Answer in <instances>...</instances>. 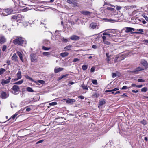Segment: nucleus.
I'll use <instances>...</instances> for the list:
<instances>
[{
    "label": "nucleus",
    "instance_id": "38",
    "mask_svg": "<svg viewBox=\"0 0 148 148\" xmlns=\"http://www.w3.org/2000/svg\"><path fill=\"white\" fill-rule=\"evenodd\" d=\"M7 47L6 45H4L2 47V51L4 52L6 51V50L7 49Z\"/></svg>",
    "mask_w": 148,
    "mask_h": 148
},
{
    "label": "nucleus",
    "instance_id": "25",
    "mask_svg": "<svg viewBox=\"0 0 148 148\" xmlns=\"http://www.w3.org/2000/svg\"><path fill=\"white\" fill-rule=\"evenodd\" d=\"M104 20H106V21L109 22L111 23H114L116 22V21L114 20H113L111 19H108L105 18L104 19Z\"/></svg>",
    "mask_w": 148,
    "mask_h": 148
},
{
    "label": "nucleus",
    "instance_id": "48",
    "mask_svg": "<svg viewBox=\"0 0 148 148\" xmlns=\"http://www.w3.org/2000/svg\"><path fill=\"white\" fill-rule=\"evenodd\" d=\"M143 42L146 45H148V40H144Z\"/></svg>",
    "mask_w": 148,
    "mask_h": 148
},
{
    "label": "nucleus",
    "instance_id": "4",
    "mask_svg": "<svg viewBox=\"0 0 148 148\" xmlns=\"http://www.w3.org/2000/svg\"><path fill=\"white\" fill-rule=\"evenodd\" d=\"M11 78L8 77V79L6 80L2 79L1 82V84L3 85H4L5 84H8L10 81Z\"/></svg>",
    "mask_w": 148,
    "mask_h": 148
},
{
    "label": "nucleus",
    "instance_id": "15",
    "mask_svg": "<svg viewBox=\"0 0 148 148\" xmlns=\"http://www.w3.org/2000/svg\"><path fill=\"white\" fill-rule=\"evenodd\" d=\"M31 60L32 62H36V60L35 58V56L34 54H31L30 55Z\"/></svg>",
    "mask_w": 148,
    "mask_h": 148
},
{
    "label": "nucleus",
    "instance_id": "39",
    "mask_svg": "<svg viewBox=\"0 0 148 148\" xmlns=\"http://www.w3.org/2000/svg\"><path fill=\"white\" fill-rule=\"evenodd\" d=\"M92 83L95 85H97V80L95 79H92Z\"/></svg>",
    "mask_w": 148,
    "mask_h": 148
},
{
    "label": "nucleus",
    "instance_id": "16",
    "mask_svg": "<svg viewBox=\"0 0 148 148\" xmlns=\"http://www.w3.org/2000/svg\"><path fill=\"white\" fill-rule=\"evenodd\" d=\"M97 27V24L95 23H91L90 25V27L92 29L96 28Z\"/></svg>",
    "mask_w": 148,
    "mask_h": 148
},
{
    "label": "nucleus",
    "instance_id": "30",
    "mask_svg": "<svg viewBox=\"0 0 148 148\" xmlns=\"http://www.w3.org/2000/svg\"><path fill=\"white\" fill-rule=\"evenodd\" d=\"M23 82V80L22 79L19 81L16 82L14 83V84H18L20 85L22 84Z\"/></svg>",
    "mask_w": 148,
    "mask_h": 148
},
{
    "label": "nucleus",
    "instance_id": "22",
    "mask_svg": "<svg viewBox=\"0 0 148 148\" xmlns=\"http://www.w3.org/2000/svg\"><path fill=\"white\" fill-rule=\"evenodd\" d=\"M137 30L138 31V32H132V33H135L136 34H142V32H144L143 30L142 29H138Z\"/></svg>",
    "mask_w": 148,
    "mask_h": 148
},
{
    "label": "nucleus",
    "instance_id": "19",
    "mask_svg": "<svg viewBox=\"0 0 148 148\" xmlns=\"http://www.w3.org/2000/svg\"><path fill=\"white\" fill-rule=\"evenodd\" d=\"M141 64L144 66L147 67L148 66V63L145 60H143L141 62Z\"/></svg>",
    "mask_w": 148,
    "mask_h": 148
},
{
    "label": "nucleus",
    "instance_id": "63",
    "mask_svg": "<svg viewBox=\"0 0 148 148\" xmlns=\"http://www.w3.org/2000/svg\"><path fill=\"white\" fill-rule=\"evenodd\" d=\"M121 7L119 6H117L116 7V9L117 10H119L121 9Z\"/></svg>",
    "mask_w": 148,
    "mask_h": 148
},
{
    "label": "nucleus",
    "instance_id": "8",
    "mask_svg": "<svg viewBox=\"0 0 148 148\" xmlns=\"http://www.w3.org/2000/svg\"><path fill=\"white\" fill-rule=\"evenodd\" d=\"M1 97L3 99H5L9 96V95L7 94L5 92L3 91L1 93Z\"/></svg>",
    "mask_w": 148,
    "mask_h": 148
},
{
    "label": "nucleus",
    "instance_id": "45",
    "mask_svg": "<svg viewBox=\"0 0 148 148\" xmlns=\"http://www.w3.org/2000/svg\"><path fill=\"white\" fill-rule=\"evenodd\" d=\"M103 42L104 44H106L107 45H110V42H108V41H106V40L103 41Z\"/></svg>",
    "mask_w": 148,
    "mask_h": 148
},
{
    "label": "nucleus",
    "instance_id": "49",
    "mask_svg": "<svg viewBox=\"0 0 148 148\" xmlns=\"http://www.w3.org/2000/svg\"><path fill=\"white\" fill-rule=\"evenodd\" d=\"M80 60L79 59L77 58H74L73 60V62H75Z\"/></svg>",
    "mask_w": 148,
    "mask_h": 148
},
{
    "label": "nucleus",
    "instance_id": "26",
    "mask_svg": "<svg viewBox=\"0 0 148 148\" xmlns=\"http://www.w3.org/2000/svg\"><path fill=\"white\" fill-rule=\"evenodd\" d=\"M12 10H13V13H15V12H17L18 11V7L17 6H15L13 8H12Z\"/></svg>",
    "mask_w": 148,
    "mask_h": 148
},
{
    "label": "nucleus",
    "instance_id": "64",
    "mask_svg": "<svg viewBox=\"0 0 148 148\" xmlns=\"http://www.w3.org/2000/svg\"><path fill=\"white\" fill-rule=\"evenodd\" d=\"M92 48L94 49H96L97 48V47L96 45H93L92 46Z\"/></svg>",
    "mask_w": 148,
    "mask_h": 148
},
{
    "label": "nucleus",
    "instance_id": "40",
    "mask_svg": "<svg viewBox=\"0 0 148 148\" xmlns=\"http://www.w3.org/2000/svg\"><path fill=\"white\" fill-rule=\"evenodd\" d=\"M42 49L44 50H48L50 49V47H46L44 46H43L42 47Z\"/></svg>",
    "mask_w": 148,
    "mask_h": 148
},
{
    "label": "nucleus",
    "instance_id": "21",
    "mask_svg": "<svg viewBox=\"0 0 148 148\" xmlns=\"http://www.w3.org/2000/svg\"><path fill=\"white\" fill-rule=\"evenodd\" d=\"M17 53L20 57V59L23 62V55L21 53V52H17Z\"/></svg>",
    "mask_w": 148,
    "mask_h": 148
},
{
    "label": "nucleus",
    "instance_id": "33",
    "mask_svg": "<svg viewBox=\"0 0 148 148\" xmlns=\"http://www.w3.org/2000/svg\"><path fill=\"white\" fill-rule=\"evenodd\" d=\"M81 86L83 90H88V89L87 86H85L84 84H82Z\"/></svg>",
    "mask_w": 148,
    "mask_h": 148
},
{
    "label": "nucleus",
    "instance_id": "61",
    "mask_svg": "<svg viewBox=\"0 0 148 148\" xmlns=\"http://www.w3.org/2000/svg\"><path fill=\"white\" fill-rule=\"evenodd\" d=\"M106 55L107 57H111V56L110 55H109V53H106Z\"/></svg>",
    "mask_w": 148,
    "mask_h": 148
},
{
    "label": "nucleus",
    "instance_id": "27",
    "mask_svg": "<svg viewBox=\"0 0 148 148\" xmlns=\"http://www.w3.org/2000/svg\"><path fill=\"white\" fill-rule=\"evenodd\" d=\"M26 90L27 91L29 92H34V91L32 88L30 87H27L26 88Z\"/></svg>",
    "mask_w": 148,
    "mask_h": 148
},
{
    "label": "nucleus",
    "instance_id": "58",
    "mask_svg": "<svg viewBox=\"0 0 148 148\" xmlns=\"http://www.w3.org/2000/svg\"><path fill=\"white\" fill-rule=\"evenodd\" d=\"M43 141V140H40L38 141L36 143V144H37L40 143H41Z\"/></svg>",
    "mask_w": 148,
    "mask_h": 148
},
{
    "label": "nucleus",
    "instance_id": "17",
    "mask_svg": "<svg viewBox=\"0 0 148 148\" xmlns=\"http://www.w3.org/2000/svg\"><path fill=\"white\" fill-rule=\"evenodd\" d=\"M81 14L84 15H90V12L89 11H82L81 12Z\"/></svg>",
    "mask_w": 148,
    "mask_h": 148
},
{
    "label": "nucleus",
    "instance_id": "14",
    "mask_svg": "<svg viewBox=\"0 0 148 148\" xmlns=\"http://www.w3.org/2000/svg\"><path fill=\"white\" fill-rule=\"evenodd\" d=\"M70 39L72 40H76L79 39V37L75 35H73L70 37Z\"/></svg>",
    "mask_w": 148,
    "mask_h": 148
},
{
    "label": "nucleus",
    "instance_id": "5",
    "mask_svg": "<svg viewBox=\"0 0 148 148\" xmlns=\"http://www.w3.org/2000/svg\"><path fill=\"white\" fill-rule=\"evenodd\" d=\"M67 2L69 3L74 5L75 6H77L78 4L76 0H67Z\"/></svg>",
    "mask_w": 148,
    "mask_h": 148
},
{
    "label": "nucleus",
    "instance_id": "24",
    "mask_svg": "<svg viewBox=\"0 0 148 148\" xmlns=\"http://www.w3.org/2000/svg\"><path fill=\"white\" fill-rule=\"evenodd\" d=\"M72 45H69L66 47L64 48V49L65 50H71V48L72 47Z\"/></svg>",
    "mask_w": 148,
    "mask_h": 148
},
{
    "label": "nucleus",
    "instance_id": "29",
    "mask_svg": "<svg viewBox=\"0 0 148 148\" xmlns=\"http://www.w3.org/2000/svg\"><path fill=\"white\" fill-rule=\"evenodd\" d=\"M99 96V95L98 93H96V92H95L94 93L93 95H92V97H96L97 98Z\"/></svg>",
    "mask_w": 148,
    "mask_h": 148
},
{
    "label": "nucleus",
    "instance_id": "1",
    "mask_svg": "<svg viewBox=\"0 0 148 148\" xmlns=\"http://www.w3.org/2000/svg\"><path fill=\"white\" fill-rule=\"evenodd\" d=\"M13 38L15 39L13 40V43L15 45H21L24 43H26V41L23 38L19 37H14Z\"/></svg>",
    "mask_w": 148,
    "mask_h": 148
},
{
    "label": "nucleus",
    "instance_id": "3",
    "mask_svg": "<svg viewBox=\"0 0 148 148\" xmlns=\"http://www.w3.org/2000/svg\"><path fill=\"white\" fill-rule=\"evenodd\" d=\"M144 69L143 68L140 67H137L134 70L131 71V73H134L135 74H137L139 71L143 70Z\"/></svg>",
    "mask_w": 148,
    "mask_h": 148
},
{
    "label": "nucleus",
    "instance_id": "50",
    "mask_svg": "<svg viewBox=\"0 0 148 148\" xmlns=\"http://www.w3.org/2000/svg\"><path fill=\"white\" fill-rule=\"evenodd\" d=\"M110 57H107L106 59V60L107 61L108 63H109V61H110Z\"/></svg>",
    "mask_w": 148,
    "mask_h": 148
},
{
    "label": "nucleus",
    "instance_id": "41",
    "mask_svg": "<svg viewBox=\"0 0 148 148\" xmlns=\"http://www.w3.org/2000/svg\"><path fill=\"white\" fill-rule=\"evenodd\" d=\"M141 123L143 124L144 125H146L147 124V122L145 120H143L141 121Z\"/></svg>",
    "mask_w": 148,
    "mask_h": 148
},
{
    "label": "nucleus",
    "instance_id": "47",
    "mask_svg": "<svg viewBox=\"0 0 148 148\" xmlns=\"http://www.w3.org/2000/svg\"><path fill=\"white\" fill-rule=\"evenodd\" d=\"M138 81L139 82H145V80H144V79H138Z\"/></svg>",
    "mask_w": 148,
    "mask_h": 148
},
{
    "label": "nucleus",
    "instance_id": "51",
    "mask_svg": "<svg viewBox=\"0 0 148 148\" xmlns=\"http://www.w3.org/2000/svg\"><path fill=\"white\" fill-rule=\"evenodd\" d=\"M24 110V109H21L17 112H18V113L19 114L20 113H22L23 112V111Z\"/></svg>",
    "mask_w": 148,
    "mask_h": 148
},
{
    "label": "nucleus",
    "instance_id": "11",
    "mask_svg": "<svg viewBox=\"0 0 148 148\" xmlns=\"http://www.w3.org/2000/svg\"><path fill=\"white\" fill-rule=\"evenodd\" d=\"M121 75V74L118 71H117L115 73H112V77L113 78H114L116 76L119 77Z\"/></svg>",
    "mask_w": 148,
    "mask_h": 148
},
{
    "label": "nucleus",
    "instance_id": "9",
    "mask_svg": "<svg viewBox=\"0 0 148 148\" xmlns=\"http://www.w3.org/2000/svg\"><path fill=\"white\" fill-rule=\"evenodd\" d=\"M106 102L105 101L104 99H102L99 101V106L98 107L99 108H101V106L106 103Z\"/></svg>",
    "mask_w": 148,
    "mask_h": 148
},
{
    "label": "nucleus",
    "instance_id": "34",
    "mask_svg": "<svg viewBox=\"0 0 148 148\" xmlns=\"http://www.w3.org/2000/svg\"><path fill=\"white\" fill-rule=\"evenodd\" d=\"M49 42L47 40H45L43 41V43L45 45L49 44Z\"/></svg>",
    "mask_w": 148,
    "mask_h": 148
},
{
    "label": "nucleus",
    "instance_id": "10",
    "mask_svg": "<svg viewBox=\"0 0 148 148\" xmlns=\"http://www.w3.org/2000/svg\"><path fill=\"white\" fill-rule=\"evenodd\" d=\"M125 32L126 33L130 32L131 33L133 32H132V31H134L135 30V29L132 28L126 27L125 28Z\"/></svg>",
    "mask_w": 148,
    "mask_h": 148
},
{
    "label": "nucleus",
    "instance_id": "43",
    "mask_svg": "<svg viewBox=\"0 0 148 148\" xmlns=\"http://www.w3.org/2000/svg\"><path fill=\"white\" fill-rule=\"evenodd\" d=\"M57 103L56 102H52L50 103L49 104V105L50 106H54L57 105Z\"/></svg>",
    "mask_w": 148,
    "mask_h": 148
},
{
    "label": "nucleus",
    "instance_id": "59",
    "mask_svg": "<svg viewBox=\"0 0 148 148\" xmlns=\"http://www.w3.org/2000/svg\"><path fill=\"white\" fill-rule=\"evenodd\" d=\"M84 98V97L82 95H81L78 97L79 98L81 99H83Z\"/></svg>",
    "mask_w": 148,
    "mask_h": 148
},
{
    "label": "nucleus",
    "instance_id": "35",
    "mask_svg": "<svg viewBox=\"0 0 148 148\" xmlns=\"http://www.w3.org/2000/svg\"><path fill=\"white\" fill-rule=\"evenodd\" d=\"M25 77L27 79H29L30 80V81H34L33 80V79L32 78L30 77L29 76L27 75H25Z\"/></svg>",
    "mask_w": 148,
    "mask_h": 148
},
{
    "label": "nucleus",
    "instance_id": "23",
    "mask_svg": "<svg viewBox=\"0 0 148 148\" xmlns=\"http://www.w3.org/2000/svg\"><path fill=\"white\" fill-rule=\"evenodd\" d=\"M17 78H18V79H21L22 77V76H21V72L20 71H19L17 73Z\"/></svg>",
    "mask_w": 148,
    "mask_h": 148
},
{
    "label": "nucleus",
    "instance_id": "37",
    "mask_svg": "<svg viewBox=\"0 0 148 148\" xmlns=\"http://www.w3.org/2000/svg\"><path fill=\"white\" fill-rule=\"evenodd\" d=\"M147 87H144L143 88L141 89V92H146V91H147Z\"/></svg>",
    "mask_w": 148,
    "mask_h": 148
},
{
    "label": "nucleus",
    "instance_id": "28",
    "mask_svg": "<svg viewBox=\"0 0 148 148\" xmlns=\"http://www.w3.org/2000/svg\"><path fill=\"white\" fill-rule=\"evenodd\" d=\"M20 16V14H19L17 16L14 15L12 16V18L14 19H16L17 20L18 18H19Z\"/></svg>",
    "mask_w": 148,
    "mask_h": 148
},
{
    "label": "nucleus",
    "instance_id": "54",
    "mask_svg": "<svg viewBox=\"0 0 148 148\" xmlns=\"http://www.w3.org/2000/svg\"><path fill=\"white\" fill-rule=\"evenodd\" d=\"M143 17L148 22V17L146 15H144L143 16Z\"/></svg>",
    "mask_w": 148,
    "mask_h": 148
},
{
    "label": "nucleus",
    "instance_id": "42",
    "mask_svg": "<svg viewBox=\"0 0 148 148\" xmlns=\"http://www.w3.org/2000/svg\"><path fill=\"white\" fill-rule=\"evenodd\" d=\"M20 16H19V18H17V21L21 20L24 18V17L23 16L20 15Z\"/></svg>",
    "mask_w": 148,
    "mask_h": 148
},
{
    "label": "nucleus",
    "instance_id": "60",
    "mask_svg": "<svg viewBox=\"0 0 148 148\" xmlns=\"http://www.w3.org/2000/svg\"><path fill=\"white\" fill-rule=\"evenodd\" d=\"M31 108L29 107L27 108L26 109V111L27 112H29L31 110Z\"/></svg>",
    "mask_w": 148,
    "mask_h": 148
},
{
    "label": "nucleus",
    "instance_id": "62",
    "mask_svg": "<svg viewBox=\"0 0 148 148\" xmlns=\"http://www.w3.org/2000/svg\"><path fill=\"white\" fill-rule=\"evenodd\" d=\"M106 37H107L105 36H102V38L103 40V41L106 40Z\"/></svg>",
    "mask_w": 148,
    "mask_h": 148
},
{
    "label": "nucleus",
    "instance_id": "18",
    "mask_svg": "<svg viewBox=\"0 0 148 148\" xmlns=\"http://www.w3.org/2000/svg\"><path fill=\"white\" fill-rule=\"evenodd\" d=\"M17 58L18 57L16 55V54L14 53L13 54L12 56V57L11 58L13 61H16L17 60Z\"/></svg>",
    "mask_w": 148,
    "mask_h": 148
},
{
    "label": "nucleus",
    "instance_id": "52",
    "mask_svg": "<svg viewBox=\"0 0 148 148\" xmlns=\"http://www.w3.org/2000/svg\"><path fill=\"white\" fill-rule=\"evenodd\" d=\"M61 40L63 42H66L68 41V40L67 39L63 38Z\"/></svg>",
    "mask_w": 148,
    "mask_h": 148
},
{
    "label": "nucleus",
    "instance_id": "12",
    "mask_svg": "<svg viewBox=\"0 0 148 148\" xmlns=\"http://www.w3.org/2000/svg\"><path fill=\"white\" fill-rule=\"evenodd\" d=\"M75 101V100L74 99H69L66 100V102L68 104H72L73 102Z\"/></svg>",
    "mask_w": 148,
    "mask_h": 148
},
{
    "label": "nucleus",
    "instance_id": "56",
    "mask_svg": "<svg viewBox=\"0 0 148 148\" xmlns=\"http://www.w3.org/2000/svg\"><path fill=\"white\" fill-rule=\"evenodd\" d=\"M127 89V87L125 86H123V87H122L121 89L122 90H125V89Z\"/></svg>",
    "mask_w": 148,
    "mask_h": 148
},
{
    "label": "nucleus",
    "instance_id": "46",
    "mask_svg": "<svg viewBox=\"0 0 148 148\" xmlns=\"http://www.w3.org/2000/svg\"><path fill=\"white\" fill-rule=\"evenodd\" d=\"M37 82L42 84H43L45 83V81L43 80H38L37 81Z\"/></svg>",
    "mask_w": 148,
    "mask_h": 148
},
{
    "label": "nucleus",
    "instance_id": "36",
    "mask_svg": "<svg viewBox=\"0 0 148 148\" xmlns=\"http://www.w3.org/2000/svg\"><path fill=\"white\" fill-rule=\"evenodd\" d=\"M43 54L44 56H48L50 55V53L49 52H45L43 53Z\"/></svg>",
    "mask_w": 148,
    "mask_h": 148
},
{
    "label": "nucleus",
    "instance_id": "13",
    "mask_svg": "<svg viewBox=\"0 0 148 148\" xmlns=\"http://www.w3.org/2000/svg\"><path fill=\"white\" fill-rule=\"evenodd\" d=\"M64 70V68L61 67L58 68H55L54 69V72L56 73H57L60 71H61Z\"/></svg>",
    "mask_w": 148,
    "mask_h": 148
},
{
    "label": "nucleus",
    "instance_id": "55",
    "mask_svg": "<svg viewBox=\"0 0 148 148\" xmlns=\"http://www.w3.org/2000/svg\"><path fill=\"white\" fill-rule=\"evenodd\" d=\"M68 75H69V74H66L63 75H61V76L62 77V78L63 79L64 78L68 76Z\"/></svg>",
    "mask_w": 148,
    "mask_h": 148
},
{
    "label": "nucleus",
    "instance_id": "32",
    "mask_svg": "<svg viewBox=\"0 0 148 148\" xmlns=\"http://www.w3.org/2000/svg\"><path fill=\"white\" fill-rule=\"evenodd\" d=\"M88 68V65H84L82 66V69L84 71L86 70Z\"/></svg>",
    "mask_w": 148,
    "mask_h": 148
},
{
    "label": "nucleus",
    "instance_id": "7",
    "mask_svg": "<svg viewBox=\"0 0 148 148\" xmlns=\"http://www.w3.org/2000/svg\"><path fill=\"white\" fill-rule=\"evenodd\" d=\"M6 41V39L4 36H0V44H3Z\"/></svg>",
    "mask_w": 148,
    "mask_h": 148
},
{
    "label": "nucleus",
    "instance_id": "6",
    "mask_svg": "<svg viewBox=\"0 0 148 148\" xmlns=\"http://www.w3.org/2000/svg\"><path fill=\"white\" fill-rule=\"evenodd\" d=\"M12 89L15 92L14 93V94H16V92L20 90V88L19 86L16 84L13 86Z\"/></svg>",
    "mask_w": 148,
    "mask_h": 148
},
{
    "label": "nucleus",
    "instance_id": "44",
    "mask_svg": "<svg viewBox=\"0 0 148 148\" xmlns=\"http://www.w3.org/2000/svg\"><path fill=\"white\" fill-rule=\"evenodd\" d=\"M18 114V112H17L16 113L14 114L12 116L11 118L13 119H14L15 117Z\"/></svg>",
    "mask_w": 148,
    "mask_h": 148
},
{
    "label": "nucleus",
    "instance_id": "20",
    "mask_svg": "<svg viewBox=\"0 0 148 148\" xmlns=\"http://www.w3.org/2000/svg\"><path fill=\"white\" fill-rule=\"evenodd\" d=\"M69 54V53L67 52H65L62 53L60 54V56L62 57H64L67 56Z\"/></svg>",
    "mask_w": 148,
    "mask_h": 148
},
{
    "label": "nucleus",
    "instance_id": "2",
    "mask_svg": "<svg viewBox=\"0 0 148 148\" xmlns=\"http://www.w3.org/2000/svg\"><path fill=\"white\" fill-rule=\"evenodd\" d=\"M12 14H13L12 8H10L5 9L3 13V14L5 16Z\"/></svg>",
    "mask_w": 148,
    "mask_h": 148
},
{
    "label": "nucleus",
    "instance_id": "31",
    "mask_svg": "<svg viewBox=\"0 0 148 148\" xmlns=\"http://www.w3.org/2000/svg\"><path fill=\"white\" fill-rule=\"evenodd\" d=\"M5 71V70L4 68L0 69V75L2 74Z\"/></svg>",
    "mask_w": 148,
    "mask_h": 148
},
{
    "label": "nucleus",
    "instance_id": "57",
    "mask_svg": "<svg viewBox=\"0 0 148 148\" xmlns=\"http://www.w3.org/2000/svg\"><path fill=\"white\" fill-rule=\"evenodd\" d=\"M95 68L94 67H92L90 69V71L91 72H94L95 71Z\"/></svg>",
    "mask_w": 148,
    "mask_h": 148
},
{
    "label": "nucleus",
    "instance_id": "53",
    "mask_svg": "<svg viewBox=\"0 0 148 148\" xmlns=\"http://www.w3.org/2000/svg\"><path fill=\"white\" fill-rule=\"evenodd\" d=\"M113 36V35L112 34H108V36L107 37H112Z\"/></svg>",
    "mask_w": 148,
    "mask_h": 148
}]
</instances>
